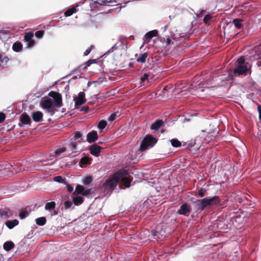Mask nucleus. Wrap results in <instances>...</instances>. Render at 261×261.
I'll use <instances>...</instances> for the list:
<instances>
[{
	"instance_id": "a211bd4d",
	"label": "nucleus",
	"mask_w": 261,
	"mask_h": 261,
	"mask_svg": "<svg viewBox=\"0 0 261 261\" xmlns=\"http://www.w3.org/2000/svg\"><path fill=\"white\" fill-rule=\"evenodd\" d=\"M79 143L74 140L70 139L68 143V148L72 152H76V149Z\"/></svg>"
},
{
	"instance_id": "37998d69",
	"label": "nucleus",
	"mask_w": 261,
	"mask_h": 261,
	"mask_svg": "<svg viewBox=\"0 0 261 261\" xmlns=\"http://www.w3.org/2000/svg\"><path fill=\"white\" fill-rule=\"evenodd\" d=\"M0 215L2 218H8L9 217L8 212L5 211H3L1 212L0 213Z\"/></svg>"
},
{
	"instance_id": "c9c22d12",
	"label": "nucleus",
	"mask_w": 261,
	"mask_h": 261,
	"mask_svg": "<svg viewBox=\"0 0 261 261\" xmlns=\"http://www.w3.org/2000/svg\"><path fill=\"white\" fill-rule=\"evenodd\" d=\"M206 191L203 189H200L197 192V195L200 197H203L205 195Z\"/></svg>"
},
{
	"instance_id": "c756f323",
	"label": "nucleus",
	"mask_w": 261,
	"mask_h": 261,
	"mask_svg": "<svg viewBox=\"0 0 261 261\" xmlns=\"http://www.w3.org/2000/svg\"><path fill=\"white\" fill-rule=\"evenodd\" d=\"M28 215L29 212L25 210H21L19 212V216L21 219H25Z\"/></svg>"
},
{
	"instance_id": "5fc2aeb1",
	"label": "nucleus",
	"mask_w": 261,
	"mask_h": 261,
	"mask_svg": "<svg viewBox=\"0 0 261 261\" xmlns=\"http://www.w3.org/2000/svg\"><path fill=\"white\" fill-rule=\"evenodd\" d=\"M90 51H91V49H90V48H88V49H87L85 50V51L84 52V55H85V56H87V55H88L90 54Z\"/></svg>"
},
{
	"instance_id": "b1692460",
	"label": "nucleus",
	"mask_w": 261,
	"mask_h": 261,
	"mask_svg": "<svg viewBox=\"0 0 261 261\" xmlns=\"http://www.w3.org/2000/svg\"><path fill=\"white\" fill-rule=\"evenodd\" d=\"M148 56V54L147 53H144L141 54L137 59V62L141 63H144L146 61V59Z\"/></svg>"
},
{
	"instance_id": "8fccbe9b",
	"label": "nucleus",
	"mask_w": 261,
	"mask_h": 261,
	"mask_svg": "<svg viewBox=\"0 0 261 261\" xmlns=\"http://www.w3.org/2000/svg\"><path fill=\"white\" fill-rule=\"evenodd\" d=\"M28 42V47H31L33 46L35 44V41L33 40H31Z\"/></svg>"
},
{
	"instance_id": "7ed1b4c3",
	"label": "nucleus",
	"mask_w": 261,
	"mask_h": 261,
	"mask_svg": "<svg viewBox=\"0 0 261 261\" xmlns=\"http://www.w3.org/2000/svg\"><path fill=\"white\" fill-rule=\"evenodd\" d=\"M219 202L218 196L206 197L201 199H197L195 203L198 208L203 210L207 206L215 205Z\"/></svg>"
},
{
	"instance_id": "49530a36",
	"label": "nucleus",
	"mask_w": 261,
	"mask_h": 261,
	"mask_svg": "<svg viewBox=\"0 0 261 261\" xmlns=\"http://www.w3.org/2000/svg\"><path fill=\"white\" fill-rule=\"evenodd\" d=\"M165 43L166 46H169L170 44H173V42H172V38L170 37L167 38L166 40L165 41Z\"/></svg>"
},
{
	"instance_id": "dca6fc26",
	"label": "nucleus",
	"mask_w": 261,
	"mask_h": 261,
	"mask_svg": "<svg viewBox=\"0 0 261 261\" xmlns=\"http://www.w3.org/2000/svg\"><path fill=\"white\" fill-rule=\"evenodd\" d=\"M101 149V148L99 146L95 144L92 145L90 148L91 153L96 156H97L99 155V153L100 152Z\"/></svg>"
},
{
	"instance_id": "6e6d98bb",
	"label": "nucleus",
	"mask_w": 261,
	"mask_h": 261,
	"mask_svg": "<svg viewBox=\"0 0 261 261\" xmlns=\"http://www.w3.org/2000/svg\"><path fill=\"white\" fill-rule=\"evenodd\" d=\"M254 58L256 59H261V55H260V54H258V55L255 54L254 55Z\"/></svg>"
},
{
	"instance_id": "3c124183",
	"label": "nucleus",
	"mask_w": 261,
	"mask_h": 261,
	"mask_svg": "<svg viewBox=\"0 0 261 261\" xmlns=\"http://www.w3.org/2000/svg\"><path fill=\"white\" fill-rule=\"evenodd\" d=\"M8 33V31L6 30H0V38H2V36L4 35H7Z\"/></svg>"
},
{
	"instance_id": "c85d7f7f",
	"label": "nucleus",
	"mask_w": 261,
	"mask_h": 261,
	"mask_svg": "<svg viewBox=\"0 0 261 261\" xmlns=\"http://www.w3.org/2000/svg\"><path fill=\"white\" fill-rule=\"evenodd\" d=\"M171 145L174 147H178L181 146V142L176 139H173L170 140Z\"/></svg>"
},
{
	"instance_id": "0eeeda50",
	"label": "nucleus",
	"mask_w": 261,
	"mask_h": 261,
	"mask_svg": "<svg viewBox=\"0 0 261 261\" xmlns=\"http://www.w3.org/2000/svg\"><path fill=\"white\" fill-rule=\"evenodd\" d=\"M48 95L54 98L55 100V105L57 107H60L62 105V95L59 93L51 91L49 93Z\"/></svg>"
},
{
	"instance_id": "473e14b6",
	"label": "nucleus",
	"mask_w": 261,
	"mask_h": 261,
	"mask_svg": "<svg viewBox=\"0 0 261 261\" xmlns=\"http://www.w3.org/2000/svg\"><path fill=\"white\" fill-rule=\"evenodd\" d=\"M64 205L65 209H68L72 206V202L70 200H64Z\"/></svg>"
},
{
	"instance_id": "f257e3e1",
	"label": "nucleus",
	"mask_w": 261,
	"mask_h": 261,
	"mask_svg": "<svg viewBox=\"0 0 261 261\" xmlns=\"http://www.w3.org/2000/svg\"><path fill=\"white\" fill-rule=\"evenodd\" d=\"M128 174V170H122L119 171L107 181L106 187L112 189L114 188L117 186V183L121 181L125 187H129L132 179L127 176Z\"/></svg>"
},
{
	"instance_id": "6ab92c4d",
	"label": "nucleus",
	"mask_w": 261,
	"mask_h": 261,
	"mask_svg": "<svg viewBox=\"0 0 261 261\" xmlns=\"http://www.w3.org/2000/svg\"><path fill=\"white\" fill-rule=\"evenodd\" d=\"M18 221L17 219H14L13 220L7 221L5 224L7 227L9 229H12L15 226H17L18 224Z\"/></svg>"
},
{
	"instance_id": "aec40b11",
	"label": "nucleus",
	"mask_w": 261,
	"mask_h": 261,
	"mask_svg": "<svg viewBox=\"0 0 261 261\" xmlns=\"http://www.w3.org/2000/svg\"><path fill=\"white\" fill-rule=\"evenodd\" d=\"M163 122L161 120H157L151 125L150 129L152 130H158L163 125Z\"/></svg>"
},
{
	"instance_id": "58836bf2",
	"label": "nucleus",
	"mask_w": 261,
	"mask_h": 261,
	"mask_svg": "<svg viewBox=\"0 0 261 261\" xmlns=\"http://www.w3.org/2000/svg\"><path fill=\"white\" fill-rule=\"evenodd\" d=\"M117 48H118L116 46V44H115L106 53H105L104 55H108V54L113 52L114 50L117 49Z\"/></svg>"
},
{
	"instance_id": "a878e982",
	"label": "nucleus",
	"mask_w": 261,
	"mask_h": 261,
	"mask_svg": "<svg viewBox=\"0 0 261 261\" xmlns=\"http://www.w3.org/2000/svg\"><path fill=\"white\" fill-rule=\"evenodd\" d=\"M46 219L45 217H41L36 219V223L37 225L40 226H43L45 224Z\"/></svg>"
},
{
	"instance_id": "2eb2a0df",
	"label": "nucleus",
	"mask_w": 261,
	"mask_h": 261,
	"mask_svg": "<svg viewBox=\"0 0 261 261\" xmlns=\"http://www.w3.org/2000/svg\"><path fill=\"white\" fill-rule=\"evenodd\" d=\"M32 117L35 122H41L43 120V113L40 111H36L32 114Z\"/></svg>"
},
{
	"instance_id": "5701e85b",
	"label": "nucleus",
	"mask_w": 261,
	"mask_h": 261,
	"mask_svg": "<svg viewBox=\"0 0 261 261\" xmlns=\"http://www.w3.org/2000/svg\"><path fill=\"white\" fill-rule=\"evenodd\" d=\"M4 249L6 251H9L14 247V244L12 242H7L4 244Z\"/></svg>"
},
{
	"instance_id": "2f4dec72",
	"label": "nucleus",
	"mask_w": 261,
	"mask_h": 261,
	"mask_svg": "<svg viewBox=\"0 0 261 261\" xmlns=\"http://www.w3.org/2000/svg\"><path fill=\"white\" fill-rule=\"evenodd\" d=\"M33 36H34V34L33 33H31V32L27 33L24 37V40L26 42L30 41L32 40V38L33 37Z\"/></svg>"
},
{
	"instance_id": "ea45409f",
	"label": "nucleus",
	"mask_w": 261,
	"mask_h": 261,
	"mask_svg": "<svg viewBox=\"0 0 261 261\" xmlns=\"http://www.w3.org/2000/svg\"><path fill=\"white\" fill-rule=\"evenodd\" d=\"M81 137L82 134L79 132H76L75 133L73 138L71 139L74 140L75 141L76 139L80 138Z\"/></svg>"
},
{
	"instance_id": "052dcab7",
	"label": "nucleus",
	"mask_w": 261,
	"mask_h": 261,
	"mask_svg": "<svg viewBox=\"0 0 261 261\" xmlns=\"http://www.w3.org/2000/svg\"><path fill=\"white\" fill-rule=\"evenodd\" d=\"M91 48H93V45H91Z\"/></svg>"
},
{
	"instance_id": "f704fd0d",
	"label": "nucleus",
	"mask_w": 261,
	"mask_h": 261,
	"mask_svg": "<svg viewBox=\"0 0 261 261\" xmlns=\"http://www.w3.org/2000/svg\"><path fill=\"white\" fill-rule=\"evenodd\" d=\"M44 35V31L42 30H39L35 33V36L37 38H42Z\"/></svg>"
},
{
	"instance_id": "39448f33",
	"label": "nucleus",
	"mask_w": 261,
	"mask_h": 261,
	"mask_svg": "<svg viewBox=\"0 0 261 261\" xmlns=\"http://www.w3.org/2000/svg\"><path fill=\"white\" fill-rule=\"evenodd\" d=\"M157 142V139L151 135H147L142 141L140 150L142 151L152 147Z\"/></svg>"
},
{
	"instance_id": "393cba45",
	"label": "nucleus",
	"mask_w": 261,
	"mask_h": 261,
	"mask_svg": "<svg viewBox=\"0 0 261 261\" xmlns=\"http://www.w3.org/2000/svg\"><path fill=\"white\" fill-rule=\"evenodd\" d=\"M72 201L75 205H79L83 203V198L81 196H77L73 198Z\"/></svg>"
},
{
	"instance_id": "423d86ee",
	"label": "nucleus",
	"mask_w": 261,
	"mask_h": 261,
	"mask_svg": "<svg viewBox=\"0 0 261 261\" xmlns=\"http://www.w3.org/2000/svg\"><path fill=\"white\" fill-rule=\"evenodd\" d=\"M40 105L43 109L46 110V112L50 116H53L56 111L54 106L53 100L50 98L44 99L41 102Z\"/></svg>"
},
{
	"instance_id": "4c0bfd02",
	"label": "nucleus",
	"mask_w": 261,
	"mask_h": 261,
	"mask_svg": "<svg viewBox=\"0 0 261 261\" xmlns=\"http://www.w3.org/2000/svg\"><path fill=\"white\" fill-rule=\"evenodd\" d=\"M212 16L210 14L206 15L203 18V22L205 24L207 23V22L211 19Z\"/></svg>"
},
{
	"instance_id": "ddd939ff",
	"label": "nucleus",
	"mask_w": 261,
	"mask_h": 261,
	"mask_svg": "<svg viewBox=\"0 0 261 261\" xmlns=\"http://www.w3.org/2000/svg\"><path fill=\"white\" fill-rule=\"evenodd\" d=\"M98 139V135L95 130L89 132L87 136V141L89 143L95 142Z\"/></svg>"
},
{
	"instance_id": "864d4df0",
	"label": "nucleus",
	"mask_w": 261,
	"mask_h": 261,
	"mask_svg": "<svg viewBox=\"0 0 261 261\" xmlns=\"http://www.w3.org/2000/svg\"><path fill=\"white\" fill-rule=\"evenodd\" d=\"M81 112H88L89 111V107H84L81 108Z\"/></svg>"
},
{
	"instance_id": "4be33fe9",
	"label": "nucleus",
	"mask_w": 261,
	"mask_h": 261,
	"mask_svg": "<svg viewBox=\"0 0 261 261\" xmlns=\"http://www.w3.org/2000/svg\"><path fill=\"white\" fill-rule=\"evenodd\" d=\"M12 48L14 51L19 52L21 50L22 45L20 42H17L13 44Z\"/></svg>"
},
{
	"instance_id": "de8ad7c7",
	"label": "nucleus",
	"mask_w": 261,
	"mask_h": 261,
	"mask_svg": "<svg viewBox=\"0 0 261 261\" xmlns=\"http://www.w3.org/2000/svg\"><path fill=\"white\" fill-rule=\"evenodd\" d=\"M149 75L147 73H145L141 79V82H144L148 79Z\"/></svg>"
},
{
	"instance_id": "79ce46f5",
	"label": "nucleus",
	"mask_w": 261,
	"mask_h": 261,
	"mask_svg": "<svg viewBox=\"0 0 261 261\" xmlns=\"http://www.w3.org/2000/svg\"><path fill=\"white\" fill-rule=\"evenodd\" d=\"M92 178L91 176H87L86 177H85V178L84 179V183L86 185L89 184L92 181Z\"/></svg>"
},
{
	"instance_id": "bb28decb",
	"label": "nucleus",
	"mask_w": 261,
	"mask_h": 261,
	"mask_svg": "<svg viewBox=\"0 0 261 261\" xmlns=\"http://www.w3.org/2000/svg\"><path fill=\"white\" fill-rule=\"evenodd\" d=\"M54 181L62 183L63 184H66V180L65 178H63L61 176H57L54 177Z\"/></svg>"
},
{
	"instance_id": "9d476101",
	"label": "nucleus",
	"mask_w": 261,
	"mask_h": 261,
	"mask_svg": "<svg viewBox=\"0 0 261 261\" xmlns=\"http://www.w3.org/2000/svg\"><path fill=\"white\" fill-rule=\"evenodd\" d=\"M55 207L56 203L54 201H51L46 203L45 209L47 211H48L50 212V216H53L58 214V212L56 210H54Z\"/></svg>"
},
{
	"instance_id": "cd10ccee",
	"label": "nucleus",
	"mask_w": 261,
	"mask_h": 261,
	"mask_svg": "<svg viewBox=\"0 0 261 261\" xmlns=\"http://www.w3.org/2000/svg\"><path fill=\"white\" fill-rule=\"evenodd\" d=\"M76 12V8L73 7V8L69 9L67 11H66L64 13V15L66 16H70Z\"/></svg>"
},
{
	"instance_id": "4d7b16f0",
	"label": "nucleus",
	"mask_w": 261,
	"mask_h": 261,
	"mask_svg": "<svg viewBox=\"0 0 261 261\" xmlns=\"http://www.w3.org/2000/svg\"><path fill=\"white\" fill-rule=\"evenodd\" d=\"M260 48H261L260 46H257V47H255L254 50L256 52V51H258Z\"/></svg>"
},
{
	"instance_id": "f03ea898",
	"label": "nucleus",
	"mask_w": 261,
	"mask_h": 261,
	"mask_svg": "<svg viewBox=\"0 0 261 261\" xmlns=\"http://www.w3.org/2000/svg\"><path fill=\"white\" fill-rule=\"evenodd\" d=\"M201 79L200 76H197L194 81V83L192 85V88L189 90L188 92L196 97L200 98H204L206 95L209 94L210 89L209 87L203 86L204 84L203 82H200Z\"/></svg>"
},
{
	"instance_id": "6e6552de",
	"label": "nucleus",
	"mask_w": 261,
	"mask_h": 261,
	"mask_svg": "<svg viewBox=\"0 0 261 261\" xmlns=\"http://www.w3.org/2000/svg\"><path fill=\"white\" fill-rule=\"evenodd\" d=\"M191 211V207L190 204L184 203L180 206L179 209L177 211V213L181 215L188 216L189 215Z\"/></svg>"
},
{
	"instance_id": "c03bdc74",
	"label": "nucleus",
	"mask_w": 261,
	"mask_h": 261,
	"mask_svg": "<svg viewBox=\"0 0 261 261\" xmlns=\"http://www.w3.org/2000/svg\"><path fill=\"white\" fill-rule=\"evenodd\" d=\"M117 117V114L116 113H113L110 116L108 120H109V121L112 122Z\"/></svg>"
},
{
	"instance_id": "1a4fd4ad",
	"label": "nucleus",
	"mask_w": 261,
	"mask_h": 261,
	"mask_svg": "<svg viewBox=\"0 0 261 261\" xmlns=\"http://www.w3.org/2000/svg\"><path fill=\"white\" fill-rule=\"evenodd\" d=\"M75 106H81L84 104L86 101L85 94L84 92H80L76 98L74 97Z\"/></svg>"
},
{
	"instance_id": "603ef678",
	"label": "nucleus",
	"mask_w": 261,
	"mask_h": 261,
	"mask_svg": "<svg viewBox=\"0 0 261 261\" xmlns=\"http://www.w3.org/2000/svg\"><path fill=\"white\" fill-rule=\"evenodd\" d=\"M257 111L259 114V119L261 121V105L257 106Z\"/></svg>"
},
{
	"instance_id": "09e8293b",
	"label": "nucleus",
	"mask_w": 261,
	"mask_h": 261,
	"mask_svg": "<svg viewBox=\"0 0 261 261\" xmlns=\"http://www.w3.org/2000/svg\"><path fill=\"white\" fill-rule=\"evenodd\" d=\"M6 118V116L4 113L0 112V123H2Z\"/></svg>"
},
{
	"instance_id": "9b49d317",
	"label": "nucleus",
	"mask_w": 261,
	"mask_h": 261,
	"mask_svg": "<svg viewBox=\"0 0 261 261\" xmlns=\"http://www.w3.org/2000/svg\"><path fill=\"white\" fill-rule=\"evenodd\" d=\"M21 123L19 124V126L21 127H23L24 125L31 126V121L30 117L26 114H22L20 118Z\"/></svg>"
},
{
	"instance_id": "a18cd8bd",
	"label": "nucleus",
	"mask_w": 261,
	"mask_h": 261,
	"mask_svg": "<svg viewBox=\"0 0 261 261\" xmlns=\"http://www.w3.org/2000/svg\"><path fill=\"white\" fill-rule=\"evenodd\" d=\"M64 185L66 186L68 192L70 193L73 191V188L71 186H70L68 183V182L67 181H66V184H64Z\"/></svg>"
},
{
	"instance_id": "f8f14e48",
	"label": "nucleus",
	"mask_w": 261,
	"mask_h": 261,
	"mask_svg": "<svg viewBox=\"0 0 261 261\" xmlns=\"http://www.w3.org/2000/svg\"><path fill=\"white\" fill-rule=\"evenodd\" d=\"M158 35V31L155 30L149 31L145 34L143 37V40L145 43H148L153 37Z\"/></svg>"
},
{
	"instance_id": "20e7f679",
	"label": "nucleus",
	"mask_w": 261,
	"mask_h": 261,
	"mask_svg": "<svg viewBox=\"0 0 261 261\" xmlns=\"http://www.w3.org/2000/svg\"><path fill=\"white\" fill-rule=\"evenodd\" d=\"M236 67L234 69L233 74L234 75H240L246 73L250 67H248L245 63L243 57L238 59Z\"/></svg>"
},
{
	"instance_id": "bf43d9fd",
	"label": "nucleus",
	"mask_w": 261,
	"mask_h": 261,
	"mask_svg": "<svg viewBox=\"0 0 261 261\" xmlns=\"http://www.w3.org/2000/svg\"><path fill=\"white\" fill-rule=\"evenodd\" d=\"M187 94V93H183V94H182V95H185V94Z\"/></svg>"
},
{
	"instance_id": "72a5a7b5",
	"label": "nucleus",
	"mask_w": 261,
	"mask_h": 261,
	"mask_svg": "<svg viewBox=\"0 0 261 261\" xmlns=\"http://www.w3.org/2000/svg\"><path fill=\"white\" fill-rule=\"evenodd\" d=\"M107 125V122L105 120H101L98 124V127L99 129L102 130L103 128H105V127Z\"/></svg>"
},
{
	"instance_id": "4468645a",
	"label": "nucleus",
	"mask_w": 261,
	"mask_h": 261,
	"mask_svg": "<svg viewBox=\"0 0 261 261\" xmlns=\"http://www.w3.org/2000/svg\"><path fill=\"white\" fill-rule=\"evenodd\" d=\"M98 3L100 5L110 6L113 3H117L118 5L122 3L121 0H98Z\"/></svg>"
},
{
	"instance_id": "7c9ffc66",
	"label": "nucleus",
	"mask_w": 261,
	"mask_h": 261,
	"mask_svg": "<svg viewBox=\"0 0 261 261\" xmlns=\"http://www.w3.org/2000/svg\"><path fill=\"white\" fill-rule=\"evenodd\" d=\"M66 150V148L65 147L60 148L57 149L55 151V155L57 157L59 156L61 153L64 152Z\"/></svg>"
},
{
	"instance_id": "f3484780",
	"label": "nucleus",
	"mask_w": 261,
	"mask_h": 261,
	"mask_svg": "<svg viewBox=\"0 0 261 261\" xmlns=\"http://www.w3.org/2000/svg\"><path fill=\"white\" fill-rule=\"evenodd\" d=\"M88 191L85 190L83 186L78 185L75 188L74 194L77 195L80 194H82L83 195H87L88 194Z\"/></svg>"
},
{
	"instance_id": "a19ab883",
	"label": "nucleus",
	"mask_w": 261,
	"mask_h": 261,
	"mask_svg": "<svg viewBox=\"0 0 261 261\" xmlns=\"http://www.w3.org/2000/svg\"><path fill=\"white\" fill-rule=\"evenodd\" d=\"M89 160L88 157H84L81 160V163L82 164L86 165L89 163Z\"/></svg>"
},
{
	"instance_id": "13d9d810",
	"label": "nucleus",
	"mask_w": 261,
	"mask_h": 261,
	"mask_svg": "<svg viewBox=\"0 0 261 261\" xmlns=\"http://www.w3.org/2000/svg\"><path fill=\"white\" fill-rule=\"evenodd\" d=\"M157 233H158V232L156 231H154L152 232V235L153 236H156L158 235Z\"/></svg>"
},
{
	"instance_id": "e433bc0d",
	"label": "nucleus",
	"mask_w": 261,
	"mask_h": 261,
	"mask_svg": "<svg viewBox=\"0 0 261 261\" xmlns=\"http://www.w3.org/2000/svg\"><path fill=\"white\" fill-rule=\"evenodd\" d=\"M205 13V10H199L197 11V12H195V13L198 17L200 18V17H201Z\"/></svg>"
},
{
	"instance_id": "412c9836",
	"label": "nucleus",
	"mask_w": 261,
	"mask_h": 261,
	"mask_svg": "<svg viewBox=\"0 0 261 261\" xmlns=\"http://www.w3.org/2000/svg\"><path fill=\"white\" fill-rule=\"evenodd\" d=\"M243 21L240 19H234L230 23L233 24L237 29H241L243 25Z\"/></svg>"
}]
</instances>
